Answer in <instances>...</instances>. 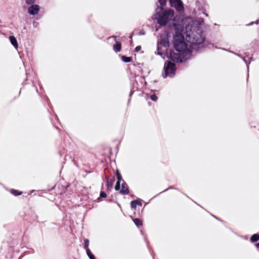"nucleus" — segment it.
Here are the masks:
<instances>
[{"label": "nucleus", "mask_w": 259, "mask_h": 259, "mask_svg": "<svg viewBox=\"0 0 259 259\" xmlns=\"http://www.w3.org/2000/svg\"><path fill=\"white\" fill-rule=\"evenodd\" d=\"M11 192L12 194H13V195H14L15 196L19 195L22 193L21 192L18 193L17 190H14V189L11 190Z\"/></svg>", "instance_id": "obj_17"}, {"label": "nucleus", "mask_w": 259, "mask_h": 259, "mask_svg": "<svg viewBox=\"0 0 259 259\" xmlns=\"http://www.w3.org/2000/svg\"><path fill=\"white\" fill-rule=\"evenodd\" d=\"M150 99L153 101H156L158 98L155 95H152L151 96Z\"/></svg>", "instance_id": "obj_18"}, {"label": "nucleus", "mask_w": 259, "mask_h": 259, "mask_svg": "<svg viewBox=\"0 0 259 259\" xmlns=\"http://www.w3.org/2000/svg\"><path fill=\"white\" fill-rule=\"evenodd\" d=\"M140 33H141V34H145V32H141Z\"/></svg>", "instance_id": "obj_25"}, {"label": "nucleus", "mask_w": 259, "mask_h": 259, "mask_svg": "<svg viewBox=\"0 0 259 259\" xmlns=\"http://www.w3.org/2000/svg\"><path fill=\"white\" fill-rule=\"evenodd\" d=\"M113 50L116 52H119L121 50L120 43L116 41V44L113 46Z\"/></svg>", "instance_id": "obj_10"}, {"label": "nucleus", "mask_w": 259, "mask_h": 259, "mask_svg": "<svg viewBox=\"0 0 259 259\" xmlns=\"http://www.w3.org/2000/svg\"><path fill=\"white\" fill-rule=\"evenodd\" d=\"M100 197L102 198H105L106 197V193L104 191H102L100 193Z\"/></svg>", "instance_id": "obj_20"}, {"label": "nucleus", "mask_w": 259, "mask_h": 259, "mask_svg": "<svg viewBox=\"0 0 259 259\" xmlns=\"http://www.w3.org/2000/svg\"><path fill=\"white\" fill-rule=\"evenodd\" d=\"M28 13L30 15H35L37 14L39 10V7L37 5H33L28 8Z\"/></svg>", "instance_id": "obj_6"}, {"label": "nucleus", "mask_w": 259, "mask_h": 259, "mask_svg": "<svg viewBox=\"0 0 259 259\" xmlns=\"http://www.w3.org/2000/svg\"><path fill=\"white\" fill-rule=\"evenodd\" d=\"M114 179H108L107 180L108 189H109L112 187L113 185L114 184Z\"/></svg>", "instance_id": "obj_11"}, {"label": "nucleus", "mask_w": 259, "mask_h": 259, "mask_svg": "<svg viewBox=\"0 0 259 259\" xmlns=\"http://www.w3.org/2000/svg\"><path fill=\"white\" fill-rule=\"evenodd\" d=\"M118 190L120 191L121 194L123 195L128 194L129 193L127 185L124 181L120 184V190Z\"/></svg>", "instance_id": "obj_5"}, {"label": "nucleus", "mask_w": 259, "mask_h": 259, "mask_svg": "<svg viewBox=\"0 0 259 259\" xmlns=\"http://www.w3.org/2000/svg\"><path fill=\"white\" fill-rule=\"evenodd\" d=\"M36 0H26V3L27 4H33L35 1Z\"/></svg>", "instance_id": "obj_19"}, {"label": "nucleus", "mask_w": 259, "mask_h": 259, "mask_svg": "<svg viewBox=\"0 0 259 259\" xmlns=\"http://www.w3.org/2000/svg\"><path fill=\"white\" fill-rule=\"evenodd\" d=\"M139 202H140V206L142 205V200L141 199H137L132 201L131 203V205L132 208L136 209Z\"/></svg>", "instance_id": "obj_9"}, {"label": "nucleus", "mask_w": 259, "mask_h": 259, "mask_svg": "<svg viewBox=\"0 0 259 259\" xmlns=\"http://www.w3.org/2000/svg\"><path fill=\"white\" fill-rule=\"evenodd\" d=\"M84 248H85L86 251H87V249H89L88 248V246L89 245V240L88 239H85L84 240Z\"/></svg>", "instance_id": "obj_16"}, {"label": "nucleus", "mask_w": 259, "mask_h": 259, "mask_svg": "<svg viewBox=\"0 0 259 259\" xmlns=\"http://www.w3.org/2000/svg\"><path fill=\"white\" fill-rule=\"evenodd\" d=\"M157 54H158V55H160V56H162V54L161 52H158L157 53Z\"/></svg>", "instance_id": "obj_23"}, {"label": "nucleus", "mask_w": 259, "mask_h": 259, "mask_svg": "<svg viewBox=\"0 0 259 259\" xmlns=\"http://www.w3.org/2000/svg\"><path fill=\"white\" fill-rule=\"evenodd\" d=\"M138 205H140V202H139V204Z\"/></svg>", "instance_id": "obj_26"}, {"label": "nucleus", "mask_w": 259, "mask_h": 259, "mask_svg": "<svg viewBox=\"0 0 259 259\" xmlns=\"http://www.w3.org/2000/svg\"><path fill=\"white\" fill-rule=\"evenodd\" d=\"M116 176L117 179V182L115 187V189L116 190H120V184L121 182H122L123 181L122 180V177L119 173L118 170L116 171Z\"/></svg>", "instance_id": "obj_7"}, {"label": "nucleus", "mask_w": 259, "mask_h": 259, "mask_svg": "<svg viewBox=\"0 0 259 259\" xmlns=\"http://www.w3.org/2000/svg\"><path fill=\"white\" fill-rule=\"evenodd\" d=\"M255 245H256V247L259 248V243H256Z\"/></svg>", "instance_id": "obj_24"}, {"label": "nucleus", "mask_w": 259, "mask_h": 259, "mask_svg": "<svg viewBox=\"0 0 259 259\" xmlns=\"http://www.w3.org/2000/svg\"><path fill=\"white\" fill-rule=\"evenodd\" d=\"M160 7H157L156 12L155 19L157 21V23L160 25H165L168 21L173 20L175 23L176 22V19L174 18V12L172 10L164 11L162 7L166 3V0H158ZM178 22V23H180Z\"/></svg>", "instance_id": "obj_2"}, {"label": "nucleus", "mask_w": 259, "mask_h": 259, "mask_svg": "<svg viewBox=\"0 0 259 259\" xmlns=\"http://www.w3.org/2000/svg\"><path fill=\"white\" fill-rule=\"evenodd\" d=\"M175 51H170L168 58L174 62H183L190 58L192 50L198 51L204 47V36L201 24L192 18H183L174 23Z\"/></svg>", "instance_id": "obj_1"}, {"label": "nucleus", "mask_w": 259, "mask_h": 259, "mask_svg": "<svg viewBox=\"0 0 259 259\" xmlns=\"http://www.w3.org/2000/svg\"><path fill=\"white\" fill-rule=\"evenodd\" d=\"M164 73L163 74L164 78H166L167 76H174L176 71L175 65L170 62H165L164 66Z\"/></svg>", "instance_id": "obj_3"}, {"label": "nucleus", "mask_w": 259, "mask_h": 259, "mask_svg": "<svg viewBox=\"0 0 259 259\" xmlns=\"http://www.w3.org/2000/svg\"><path fill=\"white\" fill-rule=\"evenodd\" d=\"M9 39H10L11 43L14 46V47L16 49H17L18 48V45L17 40L16 38H15V37L13 35L10 36Z\"/></svg>", "instance_id": "obj_8"}, {"label": "nucleus", "mask_w": 259, "mask_h": 259, "mask_svg": "<svg viewBox=\"0 0 259 259\" xmlns=\"http://www.w3.org/2000/svg\"><path fill=\"white\" fill-rule=\"evenodd\" d=\"M122 60L124 62L127 63L132 61V58L131 57H127L123 56L122 57Z\"/></svg>", "instance_id": "obj_15"}, {"label": "nucleus", "mask_w": 259, "mask_h": 259, "mask_svg": "<svg viewBox=\"0 0 259 259\" xmlns=\"http://www.w3.org/2000/svg\"><path fill=\"white\" fill-rule=\"evenodd\" d=\"M134 222L135 224V225L138 227L142 225V221L139 219H134Z\"/></svg>", "instance_id": "obj_13"}, {"label": "nucleus", "mask_w": 259, "mask_h": 259, "mask_svg": "<svg viewBox=\"0 0 259 259\" xmlns=\"http://www.w3.org/2000/svg\"><path fill=\"white\" fill-rule=\"evenodd\" d=\"M87 253L90 259H95L94 255L92 254L89 249H87Z\"/></svg>", "instance_id": "obj_14"}, {"label": "nucleus", "mask_w": 259, "mask_h": 259, "mask_svg": "<svg viewBox=\"0 0 259 259\" xmlns=\"http://www.w3.org/2000/svg\"><path fill=\"white\" fill-rule=\"evenodd\" d=\"M141 46H137L135 50H136V52H139L141 50Z\"/></svg>", "instance_id": "obj_21"}, {"label": "nucleus", "mask_w": 259, "mask_h": 259, "mask_svg": "<svg viewBox=\"0 0 259 259\" xmlns=\"http://www.w3.org/2000/svg\"><path fill=\"white\" fill-rule=\"evenodd\" d=\"M161 44L163 43V45L164 46H168V42L167 41H165V42H162L161 41L160 42Z\"/></svg>", "instance_id": "obj_22"}, {"label": "nucleus", "mask_w": 259, "mask_h": 259, "mask_svg": "<svg viewBox=\"0 0 259 259\" xmlns=\"http://www.w3.org/2000/svg\"><path fill=\"white\" fill-rule=\"evenodd\" d=\"M250 240L252 242H255L258 241L259 240V235L257 234L253 235L251 236Z\"/></svg>", "instance_id": "obj_12"}, {"label": "nucleus", "mask_w": 259, "mask_h": 259, "mask_svg": "<svg viewBox=\"0 0 259 259\" xmlns=\"http://www.w3.org/2000/svg\"><path fill=\"white\" fill-rule=\"evenodd\" d=\"M171 7L175 8L180 13L184 11V7L181 0H169Z\"/></svg>", "instance_id": "obj_4"}]
</instances>
